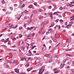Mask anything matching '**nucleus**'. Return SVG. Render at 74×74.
I'll list each match as a JSON object with an SVG mask.
<instances>
[{
	"label": "nucleus",
	"mask_w": 74,
	"mask_h": 74,
	"mask_svg": "<svg viewBox=\"0 0 74 74\" xmlns=\"http://www.w3.org/2000/svg\"><path fill=\"white\" fill-rule=\"evenodd\" d=\"M44 71V69H43V67L42 66L41 67L40 69L39 70L38 72L39 74H42L43 73V72Z\"/></svg>",
	"instance_id": "nucleus-1"
},
{
	"label": "nucleus",
	"mask_w": 74,
	"mask_h": 74,
	"mask_svg": "<svg viewBox=\"0 0 74 74\" xmlns=\"http://www.w3.org/2000/svg\"><path fill=\"white\" fill-rule=\"evenodd\" d=\"M55 27V29H56V28H58V29H60V25H56Z\"/></svg>",
	"instance_id": "nucleus-2"
},
{
	"label": "nucleus",
	"mask_w": 74,
	"mask_h": 74,
	"mask_svg": "<svg viewBox=\"0 0 74 74\" xmlns=\"http://www.w3.org/2000/svg\"><path fill=\"white\" fill-rule=\"evenodd\" d=\"M71 26H72V25L71 24H70V25H67V26H65V27H66V28H67L68 29H69V27H71Z\"/></svg>",
	"instance_id": "nucleus-3"
},
{
	"label": "nucleus",
	"mask_w": 74,
	"mask_h": 74,
	"mask_svg": "<svg viewBox=\"0 0 74 74\" xmlns=\"http://www.w3.org/2000/svg\"><path fill=\"white\" fill-rule=\"evenodd\" d=\"M33 69V68H30L29 69H28L27 70V71H30V70H32Z\"/></svg>",
	"instance_id": "nucleus-4"
},
{
	"label": "nucleus",
	"mask_w": 74,
	"mask_h": 74,
	"mask_svg": "<svg viewBox=\"0 0 74 74\" xmlns=\"http://www.w3.org/2000/svg\"><path fill=\"white\" fill-rule=\"evenodd\" d=\"M48 31L49 32H50L51 33L53 32V30H52V29L51 28L49 29Z\"/></svg>",
	"instance_id": "nucleus-5"
},
{
	"label": "nucleus",
	"mask_w": 74,
	"mask_h": 74,
	"mask_svg": "<svg viewBox=\"0 0 74 74\" xmlns=\"http://www.w3.org/2000/svg\"><path fill=\"white\" fill-rule=\"evenodd\" d=\"M15 70V72L16 73H19V70L17 68L16 69H15L14 70Z\"/></svg>",
	"instance_id": "nucleus-6"
},
{
	"label": "nucleus",
	"mask_w": 74,
	"mask_h": 74,
	"mask_svg": "<svg viewBox=\"0 0 74 74\" xmlns=\"http://www.w3.org/2000/svg\"><path fill=\"white\" fill-rule=\"evenodd\" d=\"M22 16V15H20L18 17H17L18 20H19L21 18V16Z\"/></svg>",
	"instance_id": "nucleus-7"
},
{
	"label": "nucleus",
	"mask_w": 74,
	"mask_h": 74,
	"mask_svg": "<svg viewBox=\"0 0 74 74\" xmlns=\"http://www.w3.org/2000/svg\"><path fill=\"white\" fill-rule=\"evenodd\" d=\"M53 41L54 42H57V40L55 38H53Z\"/></svg>",
	"instance_id": "nucleus-8"
},
{
	"label": "nucleus",
	"mask_w": 74,
	"mask_h": 74,
	"mask_svg": "<svg viewBox=\"0 0 74 74\" xmlns=\"http://www.w3.org/2000/svg\"><path fill=\"white\" fill-rule=\"evenodd\" d=\"M63 67V66L62 65V63H61L60 65V69H62Z\"/></svg>",
	"instance_id": "nucleus-9"
},
{
	"label": "nucleus",
	"mask_w": 74,
	"mask_h": 74,
	"mask_svg": "<svg viewBox=\"0 0 74 74\" xmlns=\"http://www.w3.org/2000/svg\"><path fill=\"white\" fill-rule=\"evenodd\" d=\"M51 54V53L50 54H46L45 55V56H46V57H48V56H49Z\"/></svg>",
	"instance_id": "nucleus-10"
},
{
	"label": "nucleus",
	"mask_w": 74,
	"mask_h": 74,
	"mask_svg": "<svg viewBox=\"0 0 74 74\" xmlns=\"http://www.w3.org/2000/svg\"><path fill=\"white\" fill-rule=\"evenodd\" d=\"M59 73V71L58 70H57L54 72V73L55 74H57V73Z\"/></svg>",
	"instance_id": "nucleus-11"
},
{
	"label": "nucleus",
	"mask_w": 74,
	"mask_h": 74,
	"mask_svg": "<svg viewBox=\"0 0 74 74\" xmlns=\"http://www.w3.org/2000/svg\"><path fill=\"white\" fill-rule=\"evenodd\" d=\"M29 54H30L29 55V56H31L32 55V52L30 51V50H29Z\"/></svg>",
	"instance_id": "nucleus-12"
},
{
	"label": "nucleus",
	"mask_w": 74,
	"mask_h": 74,
	"mask_svg": "<svg viewBox=\"0 0 74 74\" xmlns=\"http://www.w3.org/2000/svg\"><path fill=\"white\" fill-rule=\"evenodd\" d=\"M11 62H12V63H15V61H14V60L13 59H11Z\"/></svg>",
	"instance_id": "nucleus-13"
},
{
	"label": "nucleus",
	"mask_w": 74,
	"mask_h": 74,
	"mask_svg": "<svg viewBox=\"0 0 74 74\" xmlns=\"http://www.w3.org/2000/svg\"><path fill=\"white\" fill-rule=\"evenodd\" d=\"M29 63H28L27 64H26V65H25L26 67H29Z\"/></svg>",
	"instance_id": "nucleus-14"
},
{
	"label": "nucleus",
	"mask_w": 74,
	"mask_h": 74,
	"mask_svg": "<svg viewBox=\"0 0 74 74\" xmlns=\"http://www.w3.org/2000/svg\"><path fill=\"white\" fill-rule=\"evenodd\" d=\"M32 21H33V19H31L29 21H28L27 22H28V23H31V22Z\"/></svg>",
	"instance_id": "nucleus-15"
},
{
	"label": "nucleus",
	"mask_w": 74,
	"mask_h": 74,
	"mask_svg": "<svg viewBox=\"0 0 74 74\" xmlns=\"http://www.w3.org/2000/svg\"><path fill=\"white\" fill-rule=\"evenodd\" d=\"M33 12V13H35V14H36L37 13V11L36 10H34L32 11Z\"/></svg>",
	"instance_id": "nucleus-16"
},
{
	"label": "nucleus",
	"mask_w": 74,
	"mask_h": 74,
	"mask_svg": "<svg viewBox=\"0 0 74 74\" xmlns=\"http://www.w3.org/2000/svg\"><path fill=\"white\" fill-rule=\"evenodd\" d=\"M36 46H33L31 48L32 49H34V48H36Z\"/></svg>",
	"instance_id": "nucleus-17"
},
{
	"label": "nucleus",
	"mask_w": 74,
	"mask_h": 74,
	"mask_svg": "<svg viewBox=\"0 0 74 74\" xmlns=\"http://www.w3.org/2000/svg\"><path fill=\"white\" fill-rule=\"evenodd\" d=\"M50 16H53V15H52V12L50 13L49 14Z\"/></svg>",
	"instance_id": "nucleus-18"
},
{
	"label": "nucleus",
	"mask_w": 74,
	"mask_h": 74,
	"mask_svg": "<svg viewBox=\"0 0 74 74\" xmlns=\"http://www.w3.org/2000/svg\"><path fill=\"white\" fill-rule=\"evenodd\" d=\"M38 11L39 12H42V10L41 9H39Z\"/></svg>",
	"instance_id": "nucleus-19"
},
{
	"label": "nucleus",
	"mask_w": 74,
	"mask_h": 74,
	"mask_svg": "<svg viewBox=\"0 0 74 74\" xmlns=\"http://www.w3.org/2000/svg\"><path fill=\"white\" fill-rule=\"evenodd\" d=\"M3 66H4V67H6V66H7V63H4L3 64Z\"/></svg>",
	"instance_id": "nucleus-20"
},
{
	"label": "nucleus",
	"mask_w": 74,
	"mask_h": 74,
	"mask_svg": "<svg viewBox=\"0 0 74 74\" xmlns=\"http://www.w3.org/2000/svg\"><path fill=\"white\" fill-rule=\"evenodd\" d=\"M42 18H43V16H41L40 17H39V18L40 19H42Z\"/></svg>",
	"instance_id": "nucleus-21"
},
{
	"label": "nucleus",
	"mask_w": 74,
	"mask_h": 74,
	"mask_svg": "<svg viewBox=\"0 0 74 74\" xmlns=\"http://www.w3.org/2000/svg\"><path fill=\"white\" fill-rule=\"evenodd\" d=\"M32 7H33L32 5H30L29 6V8H32Z\"/></svg>",
	"instance_id": "nucleus-22"
},
{
	"label": "nucleus",
	"mask_w": 74,
	"mask_h": 74,
	"mask_svg": "<svg viewBox=\"0 0 74 74\" xmlns=\"http://www.w3.org/2000/svg\"><path fill=\"white\" fill-rule=\"evenodd\" d=\"M22 28H23V27H22L21 26H20L19 27V30H21L22 29Z\"/></svg>",
	"instance_id": "nucleus-23"
},
{
	"label": "nucleus",
	"mask_w": 74,
	"mask_h": 74,
	"mask_svg": "<svg viewBox=\"0 0 74 74\" xmlns=\"http://www.w3.org/2000/svg\"><path fill=\"white\" fill-rule=\"evenodd\" d=\"M36 65H37V66H38V65H40V62H39L38 63H36Z\"/></svg>",
	"instance_id": "nucleus-24"
},
{
	"label": "nucleus",
	"mask_w": 74,
	"mask_h": 74,
	"mask_svg": "<svg viewBox=\"0 0 74 74\" xmlns=\"http://www.w3.org/2000/svg\"><path fill=\"white\" fill-rule=\"evenodd\" d=\"M58 61V60H56L55 61V62H54V64H56V63Z\"/></svg>",
	"instance_id": "nucleus-25"
},
{
	"label": "nucleus",
	"mask_w": 74,
	"mask_h": 74,
	"mask_svg": "<svg viewBox=\"0 0 74 74\" xmlns=\"http://www.w3.org/2000/svg\"><path fill=\"white\" fill-rule=\"evenodd\" d=\"M11 25L10 23L9 24H6V26H10Z\"/></svg>",
	"instance_id": "nucleus-26"
},
{
	"label": "nucleus",
	"mask_w": 74,
	"mask_h": 74,
	"mask_svg": "<svg viewBox=\"0 0 74 74\" xmlns=\"http://www.w3.org/2000/svg\"><path fill=\"white\" fill-rule=\"evenodd\" d=\"M67 60V59H65L64 60H63V62L64 63H65L66 62V61Z\"/></svg>",
	"instance_id": "nucleus-27"
},
{
	"label": "nucleus",
	"mask_w": 74,
	"mask_h": 74,
	"mask_svg": "<svg viewBox=\"0 0 74 74\" xmlns=\"http://www.w3.org/2000/svg\"><path fill=\"white\" fill-rule=\"evenodd\" d=\"M2 4H4L5 3V1L4 0H3L2 1Z\"/></svg>",
	"instance_id": "nucleus-28"
},
{
	"label": "nucleus",
	"mask_w": 74,
	"mask_h": 74,
	"mask_svg": "<svg viewBox=\"0 0 74 74\" xmlns=\"http://www.w3.org/2000/svg\"><path fill=\"white\" fill-rule=\"evenodd\" d=\"M63 7H60V8H59V9L60 10H63Z\"/></svg>",
	"instance_id": "nucleus-29"
},
{
	"label": "nucleus",
	"mask_w": 74,
	"mask_h": 74,
	"mask_svg": "<svg viewBox=\"0 0 74 74\" xmlns=\"http://www.w3.org/2000/svg\"><path fill=\"white\" fill-rule=\"evenodd\" d=\"M59 19H58L56 20V23H58V22L59 21Z\"/></svg>",
	"instance_id": "nucleus-30"
},
{
	"label": "nucleus",
	"mask_w": 74,
	"mask_h": 74,
	"mask_svg": "<svg viewBox=\"0 0 74 74\" xmlns=\"http://www.w3.org/2000/svg\"><path fill=\"white\" fill-rule=\"evenodd\" d=\"M54 25V24H53V23H52L51 24V26H50V27H51L53 26Z\"/></svg>",
	"instance_id": "nucleus-31"
},
{
	"label": "nucleus",
	"mask_w": 74,
	"mask_h": 74,
	"mask_svg": "<svg viewBox=\"0 0 74 74\" xmlns=\"http://www.w3.org/2000/svg\"><path fill=\"white\" fill-rule=\"evenodd\" d=\"M67 40L68 42H70V41H71V39H68Z\"/></svg>",
	"instance_id": "nucleus-32"
},
{
	"label": "nucleus",
	"mask_w": 74,
	"mask_h": 74,
	"mask_svg": "<svg viewBox=\"0 0 74 74\" xmlns=\"http://www.w3.org/2000/svg\"><path fill=\"white\" fill-rule=\"evenodd\" d=\"M23 12L25 13H27V10H25Z\"/></svg>",
	"instance_id": "nucleus-33"
},
{
	"label": "nucleus",
	"mask_w": 74,
	"mask_h": 74,
	"mask_svg": "<svg viewBox=\"0 0 74 74\" xmlns=\"http://www.w3.org/2000/svg\"><path fill=\"white\" fill-rule=\"evenodd\" d=\"M48 8L49 9H51V8H52V6H49V7H48Z\"/></svg>",
	"instance_id": "nucleus-34"
},
{
	"label": "nucleus",
	"mask_w": 74,
	"mask_h": 74,
	"mask_svg": "<svg viewBox=\"0 0 74 74\" xmlns=\"http://www.w3.org/2000/svg\"><path fill=\"white\" fill-rule=\"evenodd\" d=\"M24 27H26V24L25 23L24 25Z\"/></svg>",
	"instance_id": "nucleus-35"
},
{
	"label": "nucleus",
	"mask_w": 74,
	"mask_h": 74,
	"mask_svg": "<svg viewBox=\"0 0 74 74\" xmlns=\"http://www.w3.org/2000/svg\"><path fill=\"white\" fill-rule=\"evenodd\" d=\"M66 32V30H63V33L64 34V33H65Z\"/></svg>",
	"instance_id": "nucleus-36"
},
{
	"label": "nucleus",
	"mask_w": 74,
	"mask_h": 74,
	"mask_svg": "<svg viewBox=\"0 0 74 74\" xmlns=\"http://www.w3.org/2000/svg\"><path fill=\"white\" fill-rule=\"evenodd\" d=\"M55 36L56 37H58V36H59V34H56L55 35Z\"/></svg>",
	"instance_id": "nucleus-37"
},
{
	"label": "nucleus",
	"mask_w": 74,
	"mask_h": 74,
	"mask_svg": "<svg viewBox=\"0 0 74 74\" xmlns=\"http://www.w3.org/2000/svg\"><path fill=\"white\" fill-rule=\"evenodd\" d=\"M52 62V60L51 59V60H50L49 61V62L51 63V62Z\"/></svg>",
	"instance_id": "nucleus-38"
},
{
	"label": "nucleus",
	"mask_w": 74,
	"mask_h": 74,
	"mask_svg": "<svg viewBox=\"0 0 74 74\" xmlns=\"http://www.w3.org/2000/svg\"><path fill=\"white\" fill-rule=\"evenodd\" d=\"M59 21L60 22H63V20H62V19H60L59 20Z\"/></svg>",
	"instance_id": "nucleus-39"
},
{
	"label": "nucleus",
	"mask_w": 74,
	"mask_h": 74,
	"mask_svg": "<svg viewBox=\"0 0 74 74\" xmlns=\"http://www.w3.org/2000/svg\"><path fill=\"white\" fill-rule=\"evenodd\" d=\"M60 57V56H56V58H59Z\"/></svg>",
	"instance_id": "nucleus-40"
},
{
	"label": "nucleus",
	"mask_w": 74,
	"mask_h": 74,
	"mask_svg": "<svg viewBox=\"0 0 74 74\" xmlns=\"http://www.w3.org/2000/svg\"><path fill=\"white\" fill-rule=\"evenodd\" d=\"M12 26H13V25H11V26H10V29H11L12 28Z\"/></svg>",
	"instance_id": "nucleus-41"
},
{
	"label": "nucleus",
	"mask_w": 74,
	"mask_h": 74,
	"mask_svg": "<svg viewBox=\"0 0 74 74\" xmlns=\"http://www.w3.org/2000/svg\"><path fill=\"white\" fill-rule=\"evenodd\" d=\"M47 15H48V14H47V13H45V14H44L45 16H47Z\"/></svg>",
	"instance_id": "nucleus-42"
},
{
	"label": "nucleus",
	"mask_w": 74,
	"mask_h": 74,
	"mask_svg": "<svg viewBox=\"0 0 74 74\" xmlns=\"http://www.w3.org/2000/svg\"><path fill=\"white\" fill-rule=\"evenodd\" d=\"M30 30V28H29V27H28L27 28V30Z\"/></svg>",
	"instance_id": "nucleus-43"
},
{
	"label": "nucleus",
	"mask_w": 74,
	"mask_h": 74,
	"mask_svg": "<svg viewBox=\"0 0 74 74\" xmlns=\"http://www.w3.org/2000/svg\"><path fill=\"white\" fill-rule=\"evenodd\" d=\"M16 40V38L15 37L14 38L12 39V40Z\"/></svg>",
	"instance_id": "nucleus-44"
},
{
	"label": "nucleus",
	"mask_w": 74,
	"mask_h": 74,
	"mask_svg": "<svg viewBox=\"0 0 74 74\" xmlns=\"http://www.w3.org/2000/svg\"><path fill=\"white\" fill-rule=\"evenodd\" d=\"M25 7V4H23L22 5V6L21 7V8H23Z\"/></svg>",
	"instance_id": "nucleus-45"
},
{
	"label": "nucleus",
	"mask_w": 74,
	"mask_h": 74,
	"mask_svg": "<svg viewBox=\"0 0 74 74\" xmlns=\"http://www.w3.org/2000/svg\"><path fill=\"white\" fill-rule=\"evenodd\" d=\"M9 40V38H7L6 40L7 42H8V40Z\"/></svg>",
	"instance_id": "nucleus-46"
},
{
	"label": "nucleus",
	"mask_w": 74,
	"mask_h": 74,
	"mask_svg": "<svg viewBox=\"0 0 74 74\" xmlns=\"http://www.w3.org/2000/svg\"><path fill=\"white\" fill-rule=\"evenodd\" d=\"M19 36L20 38H21L22 37V36L21 34H19Z\"/></svg>",
	"instance_id": "nucleus-47"
},
{
	"label": "nucleus",
	"mask_w": 74,
	"mask_h": 74,
	"mask_svg": "<svg viewBox=\"0 0 74 74\" xmlns=\"http://www.w3.org/2000/svg\"><path fill=\"white\" fill-rule=\"evenodd\" d=\"M10 10H13V8H12V7H10Z\"/></svg>",
	"instance_id": "nucleus-48"
},
{
	"label": "nucleus",
	"mask_w": 74,
	"mask_h": 74,
	"mask_svg": "<svg viewBox=\"0 0 74 74\" xmlns=\"http://www.w3.org/2000/svg\"><path fill=\"white\" fill-rule=\"evenodd\" d=\"M67 22H65V25H66V26H67Z\"/></svg>",
	"instance_id": "nucleus-49"
},
{
	"label": "nucleus",
	"mask_w": 74,
	"mask_h": 74,
	"mask_svg": "<svg viewBox=\"0 0 74 74\" xmlns=\"http://www.w3.org/2000/svg\"><path fill=\"white\" fill-rule=\"evenodd\" d=\"M35 34H34V33H33L32 34V36H34Z\"/></svg>",
	"instance_id": "nucleus-50"
},
{
	"label": "nucleus",
	"mask_w": 74,
	"mask_h": 74,
	"mask_svg": "<svg viewBox=\"0 0 74 74\" xmlns=\"http://www.w3.org/2000/svg\"><path fill=\"white\" fill-rule=\"evenodd\" d=\"M34 28V27H31L30 28V30H32V29H33Z\"/></svg>",
	"instance_id": "nucleus-51"
},
{
	"label": "nucleus",
	"mask_w": 74,
	"mask_h": 74,
	"mask_svg": "<svg viewBox=\"0 0 74 74\" xmlns=\"http://www.w3.org/2000/svg\"><path fill=\"white\" fill-rule=\"evenodd\" d=\"M73 20H74V17H73V18H71L70 20V21H73Z\"/></svg>",
	"instance_id": "nucleus-52"
},
{
	"label": "nucleus",
	"mask_w": 74,
	"mask_h": 74,
	"mask_svg": "<svg viewBox=\"0 0 74 74\" xmlns=\"http://www.w3.org/2000/svg\"><path fill=\"white\" fill-rule=\"evenodd\" d=\"M64 8V9H67V8H68L66 7H65Z\"/></svg>",
	"instance_id": "nucleus-53"
},
{
	"label": "nucleus",
	"mask_w": 74,
	"mask_h": 74,
	"mask_svg": "<svg viewBox=\"0 0 74 74\" xmlns=\"http://www.w3.org/2000/svg\"><path fill=\"white\" fill-rule=\"evenodd\" d=\"M34 4L35 5H37V3H36L35 2L34 3Z\"/></svg>",
	"instance_id": "nucleus-54"
},
{
	"label": "nucleus",
	"mask_w": 74,
	"mask_h": 74,
	"mask_svg": "<svg viewBox=\"0 0 74 74\" xmlns=\"http://www.w3.org/2000/svg\"><path fill=\"white\" fill-rule=\"evenodd\" d=\"M10 40H9V42L8 43V45H10Z\"/></svg>",
	"instance_id": "nucleus-55"
},
{
	"label": "nucleus",
	"mask_w": 74,
	"mask_h": 74,
	"mask_svg": "<svg viewBox=\"0 0 74 74\" xmlns=\"http://www.w3.org/2000/svg\"><path fill=\"white\" fill-rule=\"evenodd\" d=\"M45 36H44V37H43V38L42 39V40H44V39H45Z\"/></svg>",
	"instance_id": "nucleus-56"
},
{
	"label": "nucleus",
	"mask_w": 74,
	"mask_h": 74,
	"mask_svg": "<svg viewBox=\"0 0 74 74\" xmlns=\"http://www.w3.org/2000/svg\"><path fill=\"white\" fill-rule=\"evenodd\" d=\"M21 60H24V58H21Z\"/></svg>",
	"instance_id": "nucleus-57"
},
{
	"label": "nucleus",
	"mask_w": 74,
	"mask_h": 74,
	"mask_svg": "<svg viewBox=\"0 0 74 74\" xmlns=\"http://www.w3.org/2000/svg\"><path fill=\"white\" fill-rule=\"evenodd\" d=\"M3 41H4V39H2L1 40V42H3Z\"/></svg>",
	"instance_id": "nucleus-58"
},
{
	"label": "nucleus",
	"mask_w": 74,
	"mask_h": 74,
	"mask_svg": "<svg viewBox=\"0 0 74 74\" xmlns=\"http://www.w3.org/2000/svg\"><path fill=\"white\" fill-rule=\"evenodd\" d=\"M70 7H73V6H74L72 4H71V5H70Z\"/></svg>",
	"instance_id": "nucleus-59"
},
{
	"label": "nucleus",
	"mask_w": 74,
	"mask_h": 74,
	"mask_svg": "<svg viewBox=\"0 0 74 74\" xmlns=\"http://www.w3.org/2000/svg\"><path fill=\"white\" fill-rule=\"evenodd\" d=\"M56 68H55L53 69V71H56Z\"/></svg>",
	"instance_id": "nucleus-60"
},
{
	"label": "nucleus",
	"mask_w": 74,
	"mask_h": 74,
	"mask_svg": "<svg viewBox=\"0 0 74 74\" xmlns=\"http://www.w3.org/2000/svg\"><path fill=\"white\" fill-rule=\"evenodd\" d=\"M21 5H20L18 6V8H21Z\"/></svg>",
	"instance_id": "nucleus-61"
},
{
	"label": "nucleus",
	"mask_w": 74,
	"mask_h": 74,
	"mask_svg": "<svg viewBox=\"0 0 74 74\" xmlns=\"http://www.w3.org/2000/svg\"><path fill=\"white\" fill-rule=\"evenodd\" d=\"M49 33V32H47L46 33V34L47 35Z\"/></svg>",
	"instance_id": "nucleus-62"
},
{
	"label": "nucleus",
	"mask_w": 74,
	"mask_h": 74,
	"mask_svg": "<svg viewBox=\"0 0 74 74\" xmlns=\"http://www.w3.org/2000/svg\"><path fill=\"white\" fill-rule=\"evenodd\" d=\"M6 42H7L5 40L4 41V43H5V44Z\"/></svg>",
	"instance_id": "nucleus-63"
},
{
	"label": "nucleus",
	"mask_w": 74,
	"mask_h": 74,
	"mask_svg": "<svg viewBox=\"0 0 74 74\" xmlns=\"http://www.w3.org/2000/svg\"><path fill=\"white\" fill-rule=\"evenodd\" d=\"M72 71L73 73H74V69H72Z\"/></svg>",
	"instance_id": "nucleus-64"
}]
</instances>
